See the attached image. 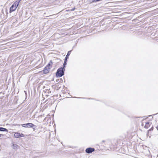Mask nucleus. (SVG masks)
<instances>
[{
	"mask_svg": "<svg viewBox=\"0 0 158 158\" xmlns=\"http://www.w3.org/2000/svg\"><path fill=\"white\" fill-rule=\"evenodd\" d=\"M20 0H19L16 1L12 5L10 9V13H11L12 12L16 10L17 7L19 5Z\"/></svg>",
	"mask_w": 158,
	"mask_h": 158,
	"instance_id": "nucleus-1",
	"label": "nucleus"
},
{
	"mask_svg": "<svg viewBox=\"0 0 158 158\" xmlns=\"http://www.w3.org/2000/svg\"><path fill=\"white\" fill-rule=\"evenodd\" d=\"M64 75V72L62 68L59 69L56 73V76L57 77H60Z\"/></svg>",
	"mask_w": 158,
	"mask_h": 158,
	"instance_id": "nucleus-2",
	"label": "nucleus"
},
{
	"mask_svg": "<svg viewBox=\"0 0 158 158\" xmlns=\"http://www.w3.org/2000/svg\"><path fill=\"white\" fill-rule=\"evenodd\" d=\"M22 126L24 127H31L34 130H35L36 127L35 125L32 123L23 124L22 125Z\"/></svg>",
	"mask_w": 158,
	"mask_h": 158,
	"instance_id": "nucleus-3",
	"label": "nucleus"
},
{
	"mask_svg": "<svg viewBox=\"0 0 158 158\" xmlns=\"http://www.w3.org/2000/svg\"><path fill=\"white\" fill-rule=\"evenodd\" d=\"M14 136L15 138H18L19 137H23L24 136V134L17 132L14 134Z\"/></svg>",
	"mask_w": 158,
	"mask_h": 158,
	"instance_id": "nucleus-4",
	"label": "nucleus"
},
{
	"mask_svg": "<svg viewBox=\"0 0 158 158\" xmlns=\"http://www.w3.org/2000/svg\"><path fill=\"white\" fill-rule=\"evenodd\" d=\"M94 151V148H89L86 149L85 151L88 153H91Z\"/></svg>",
	"mask_w": 158,
	"mask_h": 158,
	"instance_id": "nucleus-5",
	"label": "nucleus"
},
{
	"mask_svg": "<svg viewBox=\"0 0 158 158\" xmlns=\"http://www.w3.org/2000/svg\"><path fill=\"white\" fill-rule=\"evenodd\" d=\"M144 125V127L146 129H147L150 126V125L149 123L148 122H145V123H144V122L143 123L142 125L143 126Z\"/></svg>",
	"mask_w": 158,
	"mask_h": 158,
	"instance_id": "nucleus-6",
	"label": "nucleus"
},
{
	"mask_svg": "<svg viewBox=\"0 0 158 158\" xmlns=\"http://www.w3.org/2000/svg\"><path fill=\"white\" fill-rule=\"evenodd\" d=\"M52 64V61H50L46 67H47V68H48V69H49L51 68Z\"/></svg>",
	"mask_w": 158,
	"mask_h": 158,
	"instance_id": "nucleus-7",
	"label": "nucleus"
},
{
	"mask_svg": "<svg viewBox=\"0 0 158 158\" xmlns=\"http://www.w3.org/2000/svg\"><path fill=\"white\" fill-rule=\"evenodd\" d=\"M47 67H46L43 70V73L44 74H47L49 70Z\"/></svg>",
	"mask_w": 158,
	"mask_h": 158,
	"instance_id": "nucleus-8",
	"label": "nucleus"
},
{
	"mask_svg": "<svg viewBox=\"0 0 158 158\" xmlns=\"http://www.w3.org/2000/svg\"><path fill=\"white\" fill-rule=\"evenodd\" d=\"M0 131H8V130L5 128L0 127Z\"/></svg>",
	"mask_w": 158,
	"mask_h": 158,
	"instance_id": "nucleus-9",
	"label": "nucleus"
},
{
	"mask_svg": "<svg viewBox=\"0 0 158 158\" xmlns=\"http://www.w3.org/2000/svg\"><path fill=\"white\" fill-rule=\"evenodd\" d=\"M19 147V146L16 144H13V148L14 149H17Z\"/></svg>",
	"mask_w": 158,
	"mask_h": 158,
	"instance_id": "nucleus-10",
	"label": "nucleus"
},
{
	"mask_svg": "<svg viewBox=\"0 0 158 158\" xmlns=\"http://www.w3.org/2000/svg\"><path fill=\"white\" fill-rule=\"evenodd\" d=\"M71 51H68V53L67 54V55H66V57L68 58V57L70 55L71 53Z\"/></svg>",
	"mask_w": 158,
	"mask_h": 158,
	"instance_id": "nucleus-11",
	"label": "nucleus"
},
{
	"mask_svg": "<svg viewBox=\"0 0 158 158\" xmlns=\"http://www.w3.org/2000/svg\"><path fill=\"white\" fill-rule=\"evenodd\" d=\"M89 2L90 3H92L93 2H96V0H89Z\"/></svg>",
	"mask_w": 158,
	"mask_h": 158,
	"instance_id": "nucleus-12",
	"label": "nucleus"
},
{
	"mask_svg": "<svg viewBox=\"0 0 158 158\" xmlns=\"http://www.w3.org/2000/svg\"><path fill=\"white\" fill-rule=\"evenodd\" d=\"M66 62H64V63L63 64L64 68L65 67V65H66Z\"/></svg>",
	"mask_w": 158,
	"mask_h": 158,
	"instance_id": "nucleus-13",
	"label": "nucleus"
},
{
	"mask_svg": "<svg viewBox=\"0 0 158 158\" xmlns=\"http://www.w3.org/2000/svg\"><path fill=\"white\" fill-rule=\"evenodd\" d=\"M68 58H67V57H65V60H64V61L65 62H67V59H68Z\"/></svg>",
	"mask_w": 158,
	"mask_h": 158,
	"instance_id": "nucleus-14",
	"label": "nucleus"
},
{
	"mask_svg": "<svg viewBox=\"0 0 158 158\" xmlns=\"http://www.w3.org/2000/svg\"><path fill=\"white\" fill-rule=\"evenodd\" d=\"M75 9V8H73V9H72L71 10V11H73V10H74Z\"/></svg>",
	"mask_w": 158,
	"mask_h": 158,
	"instance_id": "nucleus-15",
	"label": "nucleus"
},
{
	"mask_svg": "<svg viewBox=\"0 0 158 158\" xmlns=\"http://www.w3.org/2000/svg\"><path fill=\"white\" fill-rule=\"evenodd\" d=\"M156 128L157 130H158V126Z\"/></svg>",
	"mask_w": 158,
	"mask_h": 158,
	"instance_id": "nucleus-16",
	"label": "nucleus"
},
{
	"mask_svg": "<svg viewBox=\"0 0 158 158\" xmlns=\"http://www.w3.org/2000/svg\"><path fill=\"white\" fill-rule=\"evenodd\" d=\"M1 135L0 134V137H1Z\"/></svg>",
	"mask_w": 158,
	"mask_h": 158,
	"instance_id": "nucleus-17",
	"label": "nucleus"
}]
</instances>
